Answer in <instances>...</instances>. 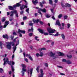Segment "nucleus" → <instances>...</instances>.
I'll return each instance as SVG.
<instances>
[{"label":"nucleus","instance_id":"1","mask_svg":"<svg viewBox=\"0 0 77 77\" xmlns=\"http://www.w3.org/2000/svg\"><path fill=\"white\" fill-rule=\"evenodd\" d=\"M3 60H5L4 62V65H5L6 64V63L9 64V65H10L11 66L12 71L13 72H14V68L13 67V65H15V62L14 61L12 62V61H9V59L8 58H4Z\"/></svg>","mask_w":77,"mask_h":77},{"label":"nucleus","instance_id":"2","mask_svg":"<svg viewBox=\"0 0 77 77\" xmlns=\"http://www.w3.org/2000/svg\"><path fill=\"white\" fill-rule=\"evenodd\" d=\"M15 14L16 15V17L18 18V14L17 13V12L16 10H13L10 12V17L12 18L14 17V14Z\"/></svg>","mask_w":77,"mask_h":77},{"label":"nucleus","instance_id":"3","mask_svg":"<svg viewBox=\"0 0 77 77\" xmlns=\"http://www.w3.org/2000/svg\"><path fill=\"white\" fill-rule=\"evenodd\" d=\"M21 66L23 67L22 71H21L22 76H24V72L26 71V66L23 64H22L21 65Z\"/></svg>","mask_w":77,"mask_h":77},{"label":"nucleus","instance_id":"4","mask_svg":"<svg viewBox=\"0 0 77 77\" xmlns=\"http://www.w3.org/2000/svg\"><path fill=\"white\" fill-rule=\"evenodd\" d=\"M9 21H6L5 22V25L3 27L2 25H1V24L2 23L1 22H0V30H1L2 29V28H6V26L9 24Z\"/></svg>","mask_w":77,"mask_h":77},{"label":"nucleus","instance_id":"5","mask_svg":"<svg viewBox=\"0 0 77 77\" xmlns=\"http://www.w3.org/2000/svg\"><path fill=\"white\" fill-rule=\"evenodd\" d=\"M47 30H48V32L49 33H54L55 32H56V30L55 29H52L50 27H48L47 28Z\"/></svg>","mask_w":77,"mask_h":77},{"label":"nucleus","instance_id":"6","mask_svg":"<svg viewBox=\"0 0 77 77\" xmlns=\"http://www.w3.org/2000/svg\"><path fill=\"white\" fill-rule=\"evenodd\" d=\"M42 11L43 12H44L45 13L46 12V9H45V8L44 9H42L41 8H40L38 9V13H39L41 15V16L42 17V14L41 12V11Z\"/></svg>","mask_w":77,"mask_h":77},{"label":"nucleus","instance_id":"7","mask_svg":"<svg viewBox=\"0 0 77 77\" xmlns=\"http://www.w3.org/2000/svg\"><path fill=\"white\" fill-rule=\"evenodd\" d=\"M27 6L26 5H26H22V6H21L20 7V9L21 11H22L23 10V9H24V8H27Z\"/></svg>","mask_w":77,"mask_h":77},{"label":"nucleus","instance_id":"8","mask_svg":"<svg viewBox=\"0 0 77 77\" xmlns=\"http://www.w3.org/2000/svg\"><path fill=\"white\" fill-rule=\"evenodd\" d=\"M21 2H22V1H21L19 2L16 3V5H13V6H14V8H17V7H20V6H21V4H20V3H21Z\"/></svg>","mask_w":77,"mask_h":77},{"label":"nucleus","instance_id":"9","mask_svg":"<svg viewBox=\"0 0 77 77\" xmlns=\"http://www.w3.org/2000/svg\"><path fill=\"white\" fill-rule=\"evenodd\" d=\"M32 72H33V69H31L30 70L29 69L28 71V75H29V73H30V76L32 75Z\"/></svg>","mask_w":77,"mask_h":77},{"label":"nucleus","instance_id":"10","mask_svg":"<svg viewBox=\"0 0 77 77\" xmlns=\"http://www.w3.org/2000/svg\"><path fill=\"white\" fill-rule=\"evenodd\" d=\"M41 74L38 75V77H43V75L44 74L43 73V70L42 69H40Z\"/></svg>","mask_w":77,"mask_h":77},{"label":"nucleus","instance_id":"11","mask_svg":"<svg viewBox=\"0 0 77 77\" xmlns=\"http://www.w3.org/2000/svg\"><path fill=\"white\" fill-rule=\"evenodd\" d=\"M38 30L39 31V32L41 33H42V34H44V33L45 32V30L44 29H38Z\"/></svg>","mask_w":77,"mask_h":77},{"label":"nucleus","instance_id":"12","mask_svg":"<svg viewBox=\"0 0 77 77\" xmlns=\"http://www.w3.org/2000/svg\"><path fill=\"white\" fill-rule=\"evenodd\" d=\"M8 42L7 43L8 44L7 45L6 47L8 50H11V44H9Z\"/></svg>","mask_w":77,"mask_h":77},{"label":"nucleus","instance_id":"13","mask_svg":"<svg viewBox=\"0 0 77 77\" xmlns=\"http://www.w3.org/2000/svg\"><path fill=\"white\" fill-rule=\"evenodd\" d=\"M20 32H21L22 33H23V34H25L26 33V31L24 30H20V29H19L18 30V33H20Z\"/></svg>","mask_w":77,"mask_h":77},{"label":"nucleus","instance_id":"14","mask_svg":"<svg viewBox=\"0 0 77 77\" xmlns=\"http://www.w3.org/2000/svg\"><path fill=\"white\" fill-rule=\"evenodd\" d=\"M56 25H58L59 26H61V24L60 23V22H59V20H57L56 21Z\"/></svg>","mask_w":77,"mask_h":77},{"label":"nucleus","instance_id":"15","mask_svg":"<svg viewBox=\"0 0 77 77\" xmlns=\"http://www.w3.org/2000/svg\"><path fill=\"white\" fill-rule=\"evenodd\" d=\"M14 8H15V7H14V5H13V7L11 6H8V9L10 10H14Z\"/></svg>","mask_w":77,"mask_h":77},{"label":"nucleus","instance_id":"16","mask_svg":"<svg viewBox=\"0 0 77 77\" xmlns=\"http://www.w3.org/2000/svg\"><path fill=\"white\" fill-rule=\"evenodd\" d=\"M33 21L34 23H38V22H39V19H37L36 20H35L34 19L33 20Z\"/></svg>","mask_w":77,"mask_h":77},{"label":"nucleus","instance_id":"17","mask_svg":"<svg viewBox=\"0 0 77 77\" xmlns=\"http://www.w3.org/2000/svg\"><path fill=\"white\" fill-rule=\"evenodd\" d=\"M32 2L35 5H36V4L38 3V0H35V1L32 0Z\"/></svg>","mask_w":77,"mask_h":77},{"label":"nucleus","instance_id":"18","mask_svg":"<svg viewBox=\"0 0 77 77\" xmlns=\"http://www.w3.org/2000/svg\"><path fill=\"white\" fill-rule=\"evenodd\" d=\"M3 38H6L7 39H8V38H9V37H8V35H3Z\"/></svg>","mask_w":77,"mask_h":77},{"label":"nucleus","instance_id":"19","mask_svg":"<svg viewBox=\"0 0 77 77\" xmlns=\"http://www.w3.org/2000/svg\"><path fill=\"white\" fill-rule=\"evenodd\" d=\"M50 54L51 57H54L55 54H53V52H50Z\"/></svg>","mask_w":77,"mask_h":77},{"label":"nucleus","instance_id":"20","mask_svg":"<svg viewBox=\"0 0 77 77\" xmlns=\"http://www.w3.org/2000/svg\"><path fill=\"white\" fill-rule=\"evenodd\" d=\"M49 35H52V36H57L58 35H59V32H57L56 34H55V35L54 34H51V33H50Z\"/></svg>","mask_w":77,"mask_h":77},{"label":"nucleus","instance_id":"21","mask_svg":"<svg viewBox=\"0 0 77 77\" xmlns=\"http://www.w3.org/2000/svg\"><path fill=\"white\" fill-rule=\"evenodd\" d=\"M46 50V48H41L39 49H38V50L40 51H41L42 50Z\"/></svg>","mask_w":77,"mask_h":77},{"label":"nucleus","instance_id":"22","mask_svg":"<svg viewBox=\"0 0 77 77\" xmlns=\"http://www.w3.org/2000/svg\"><path fill=\"white\" fill-rule=\"evenodd\" d=\"M13 48L14 50L13 53H15V51L16 50V49H17V46H13Z\"/></svg>","mask_w":77,"mask_h":77},{"label":"nucleus","instance_id":"23","mask_svg":"<svg viewBox=\"0 0 77 77\" xmlns=\"http://www.w3.org/2000/svg\"><path fill=\"white\" fill-rule=\"evenodd\" d=\"M8 43L9 44H10L11 45V44L12 45V46H14L15 45V43H14V42H8Z\"/></svg>","mask_w":77,"mask_h":77},{"label":"nucleus","instance_id":"24","mask_svg":"<svg viewBox=\"0 0 77 77\" xmlns=\"http://www.w3.org/2000/svg\"><path fill=\"white\" fill-rule=\"evenodd\" d=\"M59 53L60 54V56H65V54L63 53L59 52Z\"/></svg>","mask_w":77,"mask_h":77},{"label":"nucleus","instance_id":"25","mask_svg":"<svg viewBox=\"0 0 77 77\" xmlns=\"http://www.w3.org/2000/svg\"><path fill=\"white\" fill-rule=\"evenodd\" d=\"M66 63L67 64H71L72 63L69 60L66 61Z\"/></svg>","mask_w":77,"mask_h":77},{"label":"nucleus","instance_id":"26","mask_svg":"<svg viewBox=\"0 0 77 77\" xmlns=\"http://www.w3.org/2000/svg\"><path fill=\"white\" fill-rule=\"evenodd\" d=\"M61 36L62 37V39L64 40L65 39V37L63 34H62L61 35Z\"/></svg>","mask_w":77,"mask_h":77},{"label":"nucleus","instance_id":"27","mask_svg":"<svg viewBox=\"0 0 77 77\" xmlns=\"http://www.w3.org/2000/svg\"><path fill=\"white\" fill-rule=\"evenodd\" d=\"M2 45H3V43H2V42H0V45L1 47V49H2V48H3L2 46Z\"/></svg>","mask_w":77,"mask_h":77},{"label":"nucleus","instance_id":"28","mask_svg":"<svg viewBox=\"0 0 77 77\" xmlns=\"http://www.w3.org/2000/svg\"><path fill=\"white\" fill-rule=\"evenodd\" d=\"M66 7H70V6H71V5L67 3L66 4Z\"/></svg>","mask_w":77,"mask_h":77},{"label":"nucleus","instance_id":"29","mask_svg":"<svg viewBox=\"0 0 77 77\" xmlns=\"http://www.w3.org/2000/svg\"><path fill=\"white\" fill-rule=\"evenodd\" d=\"M29 8H27V9L26 10V12L28 14H29Z\"/></svg>","mask_w":77,"mask_h":77},{"label":"nucleus","instance_id":"30","mask_svg":"<svg viewBox=\"0 0 77 77\" xmlns=\"http://www.w3.org/2000/svg\"><path fill=\"white\" fill-rule=\"evenodd\" d=\"M39 68H40V66H38L37 67V68L36 69V71H37L38 72H39Z\"/></svg>","mask_w":77,"mask_h":77},{"label":"nucleus","instance_id":"31","mask_svg":"<svg viewBox=\"0 0 77 77\" xmlns=\"http://www.w3.org/2000/svg\"><path fill=\"white\" fill-rule=\"evenodd\" d=\"M19 41H20V40L18 39L17 41V42L16 44V46H17L19 44Z\"/></svg>","mask_w":77,"mask_h":77},{"label":"nucleus","instance_id":"32","mask_svg":"<svg viewBox=\"0 0 77 77\" xmlns=\"http://www.w3.org/2000/svg\"><path fill=\"white\" fill-rule=\"evenodd\" d=\"M43 55L44 54H43V53L42 52H41L40 53V56H41V57H42V56H43Z\"/></svg>","mask_w":77,"mask_h":77},{"label":"nucleus","instance_id":"33","mask_svg":"<svg viewBox=\"0 0 77 77\" xmlns=\"http://www.w3.org/2000/svg\"><path fill=\"white\" fill-rule=\"evenodd\" d=\"M46 17L47 18H50V14H47L46 15Z\"/></svg>","mask_w":77,"mask_h":77},{"label":"nucleus","instance_id":"34","mask_svg":"<svg viewBox=\"0 0 77 77\" xmlns=\"http://www.w3.org/2000/svg\"><path fill=\"white\" fill-rule=\"evenodd\" d=\"M3 69L2 68H0V72L1 73H2L3 72Z\"/></svg>","mask_w":77,"mask_h":77},{"label":"nucleus","instance_id":"35","mask_svg":"<svg viewBox=\"0 0 77 77\" xmlns=\"http://www.w3.org/2000/svg\"><path fill=\"white\" fill-rule=\"evenodd\" d=\"M43 34H44V35H49L48 33V32H44Z\"/></svg>","mask_w":77,"mask_h":77},{"label":"nucleus","instance_id":"36","mask_svg":"<svg viewBox=\"0 0 77 77\" xmlns=\"http://www.w3.org/2000/svg\"><path fill=\"white\" fill-rule=\"evenodd\" d=\"M62 14H60L58 16V18H62Z\"/></svg>","mask_w":77,"mask_h":77},{"label":"nucleus","instance_id":"37","mask_svg":"<svg viewBox=\"0 0 77 77\" xmlns=\"http://www.w3.org/2000/svg\"><path fill=\"white\" fill-rule=\"evenodd\" d=\"M49 4H50V5H51L53 3V1H52V0H49Z\"/></svg>","mask_w":77,"mask_h":77},{"label":"nucleus","instance_id":"38","mask_svg":"<svg viewBox=\"0 0 77 77\" xmlns=\"http://www.w3.org/2000/svg\"><path fill=\"white\" fill-rule=\"evenodd\" d=\"M5 20H6V18L5 17H3L2 18V22H4L5 21Z\"/></svg>","mask_w":77,"mask_h":77},{"label":"nucleus","instance_id":"39","mask_svg":"<svg viewBox=\"0 0 77 77\" xmlns=\"http://www.w3.org/2000/svg\"><path fill=\"white\" fill-rule=\"evenodd\" d=\"M38 38V36H35V40H36V41H39V39H37V38Z\"/></svg>","mask_w":77,"mask_h":77},{"label":"nucleus","instance_id":"40","mask_svg":"<svg viewBox=\"0 0 77 77\" xmlns=\"http://www.w3.org/2000/svg\"><path fill=\"white\" fill-rule=\"evenodd\" d=\"M24 60L25 61V62H28V59H27L26 58H25L24 59Z\"/></svg>","mask_w":77,"mask_h":77},{"label":"nucleus","instance_id":"41","mask_svg":"<svg viewBox=\"0 0 77 77\" xmlns=\"http://www.w3.org/2000/svg\"><path fill=\"white\" fill-rule=\"evenodd\" d=\"M39 5L40 6H41L42 8V7H43V5H42V3L39 2Z\"/></svg>","mask_w":77,"mask_h":77},{"label":"nucleus","instance_id":"42","mask_svg":"<svg viewBox=\"0 0 77 77\" xmlns=\"http://www.w3.org/2000/svg\"><path fill=\"white\" fill-rule=\"evenodd\" d=\"M68 16H64V20H66Z\"/></svg>","mask_w":77,"mask_h":77},{"label":"nucleus","instance_id":"43","mask_svg":"<svg viewBox=\"0 0 77 77\" xmlns=\"http://www.w3.org/2000/svg\"><path fill=\"white\" fill-rule=\"evenodd\" d=\"M29 36H32V35H33V33H29Z\"/></svg>","mask_w":77,"mask_h":77},{"label":"nucleus","instance_id":"44","mask_svg":"<svg viewBox=\"0 0 77 77\" xmlns=\"http://www.w3.org/2000/svg\"><path fill=\"white\" fill-rule=\"evenodd\" d=\"M23 13H24V11L23 10L21 11L20 12V14L21 15H23Z\"/></svg>","mask_w":77,"mask_h":77},{"label":"nucleus","instance_id":"45","mask_svg":"<svg viewBox=\"0 0 77 77\" xmlns=\"http://www.w3.org/2000/svg\"><path fill=\"white\" fill-rule=\"evenodd\" d=\"M67 25L68 28H69V27H70V26H71V25H70V24H69V23H68Z\"/></svg>","mask_w":77,"mask_h":77},{"label":"nucleus","instance_id":"46","mask_svg":"<svg viewBox=\"0 0 77 77\" xmlns=\"http://www.w3.org/2000/svg\"><path fill=\"white\" fill-rule=\"evenodd\" d=\"M36 55L37 57H39V56H40V54H39V53H37Z\"/></svg>","mask_w":77,"mask_h":77},{"label":"nucleus","instance_id":"47","mask_svg":"<svg viewBox=\"0 0 77 77\" xmlns=\"http://www.w3.org/2000/svg\"><path fill=\"white\" fill-rule=\"evenodd\" d=\"M39 22L40 23V24H41V25H42V24H44V23H43V22H42V21H40L39 20Z\"/></svg>","mask_w":77,"mask_h":77},{"label":"nucleus","instance_id":"48","mask_svg":"<svg viewBox=\"0 0 77 77\" xmlns=\"http://www.w3.org/2000/svg\"><path fill=\"white\" fill-rule=\"evenodd\" d=\"M29 59L31 60H33V58H32V57L31 56L29 57Z\"/></svg>","mask_w":77,"mask_h":77},{"label":"nucleus","instance_id":"49","mask_svg":"<svg viewBox=\"0 0 77 77\" xmlns=\"http://www.w3.org/2000/svg\"><path fill=\"white\" fill-rule=\"evenodd\" d=\"M11 40H13V39H14V36H12V35L11 36Z\"/></svg>","mask_w":77,"mask_h":77},{"label":"nucleus","instance_id":"50","mask_svg":"<svg viewBox=\"0 0 77 77\" xmlns=\"http://www.w3.org/2000/svg\"><path fill=\"white\" fill-rule=\"evenodd\" d=\"M67 57H69V58H71V57H72V55H69V56H68V55H67Z\"/></svg>","mask_w":77,"mask_h":77},{"label":"nucleus","instance_id":"51","mask_svg":"<svg viewBox=\"0 0 77 77\" xmlns=\"http://www.w3.org/2000/svg\"><path fill=\"white\" fill-rule=\"evenodd\" d=\"M18 33H19V37L21 38V37H22V34L20 32Z\"/></svg>","mask_w":77,"mask_h":77},{"label":"nucleus","instance_id":"52","mask_svg":"<svg viewBox=\"0 0 77 77\" xmlns=\"http://www.w3.org/2000/svg\"><path fill=\"white\" fill-rule=\"evenodd\" d=\"M66 60H65V59H63L62 60V62H66Z\"/></svg>","mask_w":77,"mask_h":77},{"label":"nucleus","instance_id":"53","mask_svg":"<svg viewBox=\"0 0 77 77\" xmlns=\"http://www.w3.org/2000/svg\"><path fill=\"white\" fill-rule=\"evenodd\" d=\"M61 25L62 26V27H64V26H65V23H61Z\"/></svg>","mask_w":77,"mask_h":77},{"label":"nucleus","instance_id":"54","mask_svg":"<svg viewBox=\"0 0 77 77\" xmlns=\"http://www.w3.org/2000/svg\"><path fill=\"white\" fill-rule=\"evenodd\" d=\"M64 29V27H61V26H60V29H61V30H63Z\"/></svg>","mask_w":77,"mask_h":77},{"label":"nucleus","instance_id":"55","mask_svg":"<svg viewBox=\"0 0 77 77\" xmlns=\"http://www.w3.org/2000/svg\"><path fill=\"white\" fill-rule=\"evenodd\" d=\"M24 2L26 3V5H28V3L27 2V1L26 0H23Z\"/></svg>","mask_w":77,"mask_h":77},{"label":"nucleus","instance_id":"56","mask_svg":"<svg viewBox=\"0 0 77 77\" xmlns=\"http://www.w3.org/2000/svg\"><path fill=\"white\" fill-rule=\"evenodd\" d=\"M26 56L29 57H30V55L27 54L26 55Z\"/></svg>","mask_w":77,"mask_h":77},{"label":"nucleus","instance_id":"57","mask_svg":"<svg viewBox=\"0 0 77 77\" xmlns=\"http://www.w3.org/2000/svg\"><path fill=\"white\" fill-rule=\"evenodd\" d=\"M52 19H53V20H56L54 16H53L52 17Z\"/></svg>","mask_w":77,"mask_h":77},{"label":"nucleus","instance_id":"58","mask_svg":"<svg viewBox=\"0 0 77 77\" xmlns=\"http://www.w3.org/2000/svg\"><path fill=\"white\" fill-rule=\"evenodd\" d=\"M51 12H52V13H53L54 15V13H53V11H54L53 9H51Z\"/></svg>","mask_w":77,"mask_h":77},{"label":"nucleus","instance_id":"59","mask_svg":"<svg viewBox=\"0 0 77 77\" xmlns=\"http://www.w3.org/2000/svg\"><path fill=\"white\" fill-rule=\"evenodd\" d=\"M61 6L63 7V8H64V7L65 6L64 5H63V3H61Z\"/></svg>","mask_w":77,"mask_h":77},{"label":"nucleus","instance_id":"60","mask_svg":"<svg viewBox=\"0 0 77 77\" xmlns=\"http://www.w3.org/2000/svg\"><path fill=\"white\" fill-rule=\"evenodd\" d=\"M60 74L61 75H65V74L62 73H60Z\"/></svg>","mask_w":77,"mask_h":77},{"label":"nucleus","instance_id":"61","mask_svg":"<svg viewBox=\"0 0 77 77\" xmlns=\"http://www.w3.org/2000/svg\"><path fill=\"white\" fill-rule=\"evenodd\" d=\"M57 67H58V68H63L62 66H57Z\"/></svg>","mask_w":77,"mask_h":77},{"label":"nucleus","instance_id":"62","mask_svg":"<svg viewBox=\"0 0 77 77\" xmlns=\"http://www.w3.org/2000/svg\"><path fill=\"white\" fill-rule=\"evenodd\" d=\"M33 24V23H29V26H32Z\"/></svg>","mask_w":77,"mask_h":77},{"label":"nucleus","instance_id":"63","mask_svg":"<svg viewBox=\"0 0 77 77\" xmlns=\"http://www.w3.org/2000/svg\"><path fill=\"white\" fill-rule=\"evenodd\" d=\"M42 3L43 4H44L45 3H46V2H45V1H43L42 2Z\"/></svg>","mask_w":77,"mask_h":77},{"label":"nucleus","instance_id":"64","mask_svg":"<svg viewBox=\"0 0 77 77\" xmlns=\"http://www.w3.org/2000/svg\"><path fill=\"white\" fill-rule=\"evenodd\" d=\"M45 66L47 67L48 66V64L47 63H45Z\"/></svg>","mask_w":77,"mask_h":77}]
</instances>
